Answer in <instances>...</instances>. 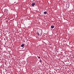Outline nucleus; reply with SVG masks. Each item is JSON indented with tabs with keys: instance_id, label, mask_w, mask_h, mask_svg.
Here are the masks:
<instances>
[{
	"instance_id": "1",
	"label": "nucleus",
	"mask_w": 74,
	"mask_h": 74,
	"mask_svg": "<svg viewBox=\"0 0 74 74\" xmlns=\"http://www.w3.org/2000/svg\"><path fill=\"white\" fill-rule=\"evenodd\" d=\"M35 4H35V3H34L32 4V6H33V7H34V5H35Z\"/></svg>"
},
{
	"instance_id": "2",
	"label": "nucleus",
	"mask_w": 74,
	"mask_h": 74,
	"mask_svg": "<svg viewBox=\"0 0 74 74\" xmlns=\"http://www.w3.org/2000/svg\"><path fill=\"white\" fill-rule=\"evenodd\" d=\"M24 45H25V44H22L21 45V47H24Z\"/></svg>"
},
{
	"instance_id": "3",
	"label": "nucleus",
	"mask_w": 74,
	"mask_h": 74,
	"mask_svg": "<svg viewBox=\"0 0 74 74\" xmlns=\"http://www.w3.org/2000/svg\"><path fill=\"white\" fill-rule=\"evenodd\" d=\"M47 14V12L46 11L44 12V14Z\"/></svg>"
},
{
	"instance_id": "4",
	"label": "nucleus",
	"mask_w": 74,
	"mask_h": 74,
	"mask_svg": "<svg viewBox=\"0 0 74 74\" xmlns=\"http://www.w3.org/2000/svg\"><path fill=\"white\" fill-rule=\"evenodd\" d=\"M51 27L52 29H53V28H54V26H51Z\"/></svg>"
},
{
	"instance_id": "5",
	"label": "nucleus",
	"mask_w": 74,
	"mask_h": 74,
	"mask_svg": "<svg viewBox=\"0 0 74 74\" xmlns=\"http://www.w3.org/2000/svg\"><path fill=\"white\" fill-rule=\"evenodd\" d=\"M39 62H40V63H41V62H42V61H41V60H40Z\"/></svg>"
},
{
	"instance_id": "6",
	"label": "nucleus",
	"mask_w": 74,
	"mask_h": 74,
	"mask_svg": "<svg viewBox=\"0 0 74 74\" xmlns=\"http://www.w3.org/2000/svg\"><path fill=\"white\" fill-rule=\"evenodd\" d=\"M37 34L38 35V36H40V34L38 33V32H37Z\"/></svg>"
},
{
	"instance_id": "7",
	"label": "nucleus",
	"mask_w": 74,
	"mask_h": 74,
	"mask_svg": "<svg viewBox=\"0 0 74 74\" xmlns=\"http://www.w3.org/2000/svg\"><path fill=\"white\" fill-rule=\"evenodd\" d=\"M67 5H68V6H69V5L68 4H66V7H67Z\"/></svg>"
},
{
	"instance_id": "8",
	"label": "nucleus",
	"mask_w": 74,
	"mask_h": 74,
	"mask_svg": "<svg viewBox=\"0 0 74 74\" xmlns=\"http://www.w3.org/2000/svg\"><path fill=\"white\" fill-rule=\"evenodd\" d=\"M38 59H40V57H38Z\"/></svg>"
}]
</instances>
